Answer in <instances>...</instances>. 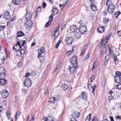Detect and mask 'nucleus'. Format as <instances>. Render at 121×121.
<instances>
[{
    "label": "nucleus",
    "instance_id": "obj_1",
    "mask_svg": "<svg viewBox=\"0 0 121 121\" xmlns=\"http://www.w3.org/2000/svg\"><path fill=\"white\" fill-rule=\"evenodd\" d=\"M109 0H108L107 2L106 5L108 6V8L107 11L108 13L111 14L113 12L114 10L115 6L112 4V3L109 1Z\"/></svg>",
    "mask_w": 121,
    "mask_h": 121
},
{
    "label": "nucleus",
    "instance_id": "obj_2",
    "mask_svg": "<svg viewBox=\"0 0 121 121\" xmlns=\"http://www.w3.org/2000/svg\"><path fill=\"white\" fill-rule=\"evenodd\" d=\"M78 68V65H69L68 69L71 73L73 74L76 72L77 69Z\"/></svg>",
    "mask_w": 121,
    "mask_h": 121
},
{
    "label": "nucleus",
    "instance_id": "obj_3",
    "mask_svg": "<svg viewBox=\"0 0 121 121\" xmlns=\"http://www.w3.org/2000/svg\"><path fill=\"white\" fill-rule=\"evenodd\" d=\"M26 49L24 47H22V49L16 51V52L17 56H21L22 54H24L25 52Z\"/></svg>",
    "mask_w": 121,
    "mask_h": 121
},
{
    "label": "nucleus",
    "instance_id": "obj_4",
    "mask_svg": "<svg viewBox=\"0 0 121 121\" xmlns=\"http://www.w3.org/2000/svg\"><path fill=\"white\" fill-rule=\"evenodd\" d=\"M77 56H74L69 60V61L71 64V65H76L78 66V64L77 62Z\"/></svg>",
    "mask_w": 121,
    "mask_h": 121
},
{
    "label": "nucleus",
    "instance_id": "obj_5",
    "mask_svg": "<svg viewBox=\"0 0 121 121\" xmlns=\"http://www.w3.org/2000/svg\"><path fill=\"white\" fill-rule=\"evenodd\" d=\"M25 86L28 87H30L32 85L31 80L30 78H26L23 83Z\"/></svg>",
    "mask_w": 121,
    "mask_h": 121
},
{
    "label": "nucleus",
    "instance_id": "obj_6",
    "mask_svg": "<svg viewBox=\"0 0 121 121\" xmlns=\"http://www.w3.org/2000/svg\"><path fill=\"white\" fill-rule=\"evenodd\" d=\"M79 32L82 33H85L87 31V28L85 26H81L78 29Z\"/></svg>",
    "mask_w": 121,
    "mask_h": 121
},
{
    "label": "nucleus",
    "instance_id": "obj_7",
    "mask_svg": "<svg viewBox=\"0 0 121 121\" xmlns=\"http://www.w3.org/2000/svg\"><path fill=\"white\" fill-rule=\"evenodd\" d=\"M1 94L3 98H6L8 97L9 94L8 91L4 89L2 91Z\"/></svg>",
    "mask_w": 121,
    "mask_h": 121
},
{
    "label": "nucleus",
    "instance_id": "obj_8",
    "mask_svg": "<svg viewBox=\"0 0 121 121\" xmlns=\"http://www.w3.org/2000/svg\"><path fill=\"white\" fill-rule=\"evenodd\" d=\"M24 26L27 28H30L33 26V22L29 20L25 23Z\"/></svg>",
    "mask_w": 121,
    "mask_h": 121
},
{
    "label": "nucleus",
    "instance_id": "obj_9",
    "mask_svg": "<svg viewBox=\"0 0 121 121\" xmlns=\"http://www.w3.org/2000/svg\"><path fill=\"white\" fill-rule=\"evenodd\" d=\"M73 38L71 37H67L65 39L66 43L68 45L71 44L73 41Z\"/></svg>",
    "mask_w": 121,
    "mask_h": 121
},
{
    "label": "nucleus",
    "instance_id": "obj_10",
    "mask_svg": "<svg viewBox=\"0 0 121 121\" xmlns=\"http://www.w3.org/2000/svg\"><path fill=\"white\" fill-rule=\"evenodd\" d=\"M24 47V46H20L18 44H15L13 48V49L14 51H17V50H19L20 49H22V47Z\"/></svg>",
    "mask_w": 121,
    "mask_h": 121
},
{
    "label": "nucleus",
    "instance_id": "obj_11",
    "mask_svg": "<svg viewBox=\"0 0 121 121\" xmlns=\"http://www.w3.org/2000/svg\"><path fill=\"white\" fill-rule=\"evenodd\" d=\"M58 29L59 28L58 26L56 29L54 30V34L52 36L54 40H55L56 39L59 35V32H57Z\"/></svg>",
    "mask_w": 121,
    "mask_h": 121
},
{
    "label": "nucleus",
    "instance_id": "obj_12",
    "mask_svg": "<svg viewBox=\"0 0 121 121\" xmlns=\"http://www.w3.org/2000/svg\"><path fill=\"white\" fill-rule=\"evenodd\" d=\"M26 13L25 15V17L27 20L31 19L32 18V16L30 13L29 12H27V8L26 9Z\"/></svg>",
    "mask_w": 121,
    "mask_h": 121
},
{
    "label": "nucleus",
    "instance_id": "obj_13",
    "mask_svg": "<svg viewBox=\"0 0 121 121\" xmlns=\"http://www.w3.org/2000/svg\"><path fill=\"white\" fill-rule=\"evenodd\" d=\"M4 18L6 19H9L10 18V16L9 13L8 11H5L4 13Z\"/></svg>",
    "mask_w": 121,
    "mask_h": 121
},
{
    "label": "nucleus",
    "instance_id": "obj_14",
    "mask_svg": "<svg viewBox=\"0 0 121 121\" xmlns=\"http://www.w3.org/2000/svg\"><path fill=\"white\" fill-rule=\"evenodd\" d=\"M70 28L72 32H74L77 30L78 27L76 25H72L70 26Z\"/></svg>",
    "mask_w": 121,
    "mask_h": 121
},
{
    "label": "nucleus",
    "instance_id": "obj_15",
    "mask_svg": "<svg viewBox=\"0 0 121 121\" xmlns=\"http://www.w3.org/2000/svg\"><path fill=\"white\" fill-rule=\"evenodd\" d=\"M91 9L93 11H95L97 10V8L95 4L93 3H91V5L90 6Z\"/></svg>",
    "mask_w": 121,
    "mask_h": 121
},
{
    "label": "nucleus",
    "instance_id": "obj_16",
    "mask_svg": "<svg viewBox=\"0 0 121 121\" xmlns=\"http://www.w3.org/2000/svg\"><path fill=\"white\" fill-rule=\"evenodd\" d=\"M114 78L115 81L117 83H119L121 82V77L118 76H114Z\"/></svg>",
    "mask_w": 121,
    "mask_h": 121
},
{
    "label": "nucleus",
    "instance_id": "obj_17",
    "mask_svg": "<svg viewBox=\"0 0 121 121\" xmlns=\"http://www.w3.org/2000/svg\"><path fill=\"white\" fill-rule=\"evenodd\" d=\"M105 30L104 27V26H100L98 27L97 30L98 32L100 33L103 32Z\"/></svg>",
    "mask_w": 121,
    "mask_h": 121
},
{
    "label": "nucleus",
    "instance_id": "obj_18",
    "mask_svg": "<svg viewBox=\"0 0 121 121\" xmlns=\"http://www.w3.org/2000/svg\"><path fill=\"white\" fill-rule=\"evenodd\" d=\"M80 114L79 113L77 112H76L73 113L72 115V116L75 119V118H77L79 116Z\"/></svg>",
    "mask_w": 121,
    "mask_h": 121
},
{
    "label": "nucleus",
    "instance_id": "obj_19",
    "mask_svg": "<svg viewBox=\"0 0 121 121\" xmlns=\"http://www.w3.org/2000/svg\"><path fill=\"white\" fill-rule=\"evenodd\" d=\"M109 58V57L108 55H107L105 56V59H104V65H106L107 64Z\"/></svg>",
    "mask_w": 121,
    "mask_h": 121
},
{
    "label": "nucleus",
    "instance_id": "obj_20",
    "mask_svg": "<svg viewBox=\"0 0 121 121\" xmlns=\"http://www.w3.org/2000/svg\"><path fill=\"white\" fill-rule=\"evenodd\" d=\"M108 48H109V54L111 55L113 54V52L112 50V45H109L108 46Z\"/></svg>",
    "mask_w": 121,
    "mask_h": 121
},
{
    "label": "nucleus",
    "instance_id": "obj_21",
    "mask_svg": "<svg viewBox=\"0 0 121 121\" xmlns=\"http://www.w3.org/2000/svg\"><path fill=\"white\" fill-rule=\"evenodd\" d=\"M87 94L86 92H82V97L84 100H86L87 99Z\"/></svg>",
    "mask_w": 121,
    "mask_h": 121
},
{
    "label": "nucleus",
    "instance_id": "obj_22",
    "mask_svg": "<svg viewBox=\"0 0 121 121\" xmlns=\"http://www.w3.org/2000/svg\"><path fill=\"white\" fill-rule=\"evenodd\" d=\"M25 43V41L22 40H20L19 41L17 42V44L21 46H24V45Z\"/></svg>",
    "mask_w": 121,
    "mask_h": 121
},
{
    "label": "nucleus",
    "instance_id": "obj_23",
    "mask_svg": "<svg viewBox=\"0 0 121 121\" xmlns=\"http://www.w3.org/2000/svg\"><path fill=\"white\" fill-rule=\"evenodd\" d=\"M52 12L54 16L57 15L58 13V10L56 8H53L52 10Z\"/></svg>",
    "mask_w": 121,
    "mask_h": 121
},
{
    "label": "nucleus",
    "instance_id": "obj_24",
    "mask_svg": "<svg viewBox=\"0 0 121 121\" xmlns=\"http://www.w3.org/2000/svg\"><path fill=\"white\" fill-rule=\"evenodd\" d=\"M7 83V81L6 79L4 78H1L0 80V83L2 85H4Z\"/></svg>",
    "mask_w": 121,
    "mask_h": 121
},
{
    "label": "nucleus",
    "instance_id": "obj_25",
    "mask_svg": "<svg viewBox=\"0 0 121 121\" xmlns=\"http://www.w3.org/2000/svg\"><path fill=\"white\" fill-rule=\"evenodd\" d=\"M20 2V0H13V3L14 5H19Z\"/></svg>",
    "mask_w": 121,
    "mask_h": 121
},
{
    "label": "nucleus",
    "instance_id": "obj_26",
    "mask_svg": "<svg viewBox=\"0 0 121 121\" xmlns=\"http://www.w3.org/2000/svg\"><path fill=\"white\" fill-rule=\"evenodd\" d=\"M1 69V70H3L4 71V69L3 68H0V69ZM0 75H1L2 76H3V78H4L5 77V73L4 72H2V71H0Z\"/></svg>",
    "mask_w": 121,
    "mask_h": 121
},
{
    "label": "nucleus",
    "instance_id": "obj_27",
    "mask_svg": "<svg viewBox=\"0 0 121 121\" xmlns=\"http://www.w3.org/2000/svg\"><path fill=\"white\" fill-rule=\"evenodd\" d=\"M25 35L23 33L22 31H19L17 33V36L18 37L22 36Z\"/></svg>",
    "mask_w": 121,
    "mask_h": 121
},
{
    "label": "nucleus",
    "instance_id": "obj_28",
    "mask_svg": "<svg viewBox=\"0 0 121 121\" xmlns=\"http://www.w3.org/2000/svg\"><path fill=\"white\" fill-rule=\"evenodd\" d=\"M69 85L66 84L64 83L62 85V88L64 90H66L68 88Z\"/></svg>",
    "mask_w": 121,
    "mask_h": 121
},
{
    "label": "nucleus",
    "instance_id": "obj_29",
    "mask_svg": "<svg viewBox=\"0 0 121 121\" xmlns=\"http://www.w3.org/2000/svg\"><path fill=\"white\" fill-rule=\"evenodd\" d=\"M81 34L82 33L80 32H77L75 33V36L77 38H80Z\"/></svg>",
    "mask_w": 121,
    "mask_h": 121
},
{
    "label": "nucleus",
    "instance_id": "obj_30",
    "mask_svg": "<svg viewBox=\"0 0 121 121\" xmlns=\"http://www.w3.org/2000/svg\"><path fill=\"white\" fill-rule=\"evenodd\" d=\"M91 116V113H90L86 117L85 119V121H90V117Z\"/></svg>",
    "mask_w": 121,
    "mask_h": 121
},
{
    "label": "nucleus",
    "instance_id": "obj_31",
    "mask_svg": "<svg viewBox=\"0 0 121 121\" xmlns=\"http://www.w3.org/2000/svg\"><path fill=\"white\" fill-rule=\"evenodd\" d=\"M108 50V48L107 47H104L102 51V54H104L105 53H106Z\"/></svg>",
    "mask_w": 121,
    "mask_h": 121
},
{
    "label": "nucleus",
    "instance_id": "obj_32",
    "mask_svg": "<svg viewBox=\"0 0 121 121\" xmlns=\"http://www.w3.org/2000/svg\"><path fill=\"white\" fill-rule=\"evenodd\" d=\"M55 99V98L54 97H52L49 99V101L51 103L52 102L53 103H54L56 102Z\"/></svg>",
    "mask_w": 121,
    "mask_h": 121
},
{
    "label": "nucleus",
    "instance_id": "obj_33",
    "mask_svg": "<svg viewBox=\"0 0 121 121\" xmlns=\"http://www.w3.org/2000/svg\"><path fill=\"white\" fill-rule=\"evenodd\" d=\"M121 14V13L119 11L116 12H115L114 13V15L115 16V17L116 18H117Z\"/></svg>",
    "mask_w": 121,
    "mask_h": 121
},
{
    "label": "nucleus",
    "instance_id": "obj_34",
    "mask_svg": "<svg viewBox=\"0 0 121 121\" xmlns=\"http://www.w3.org/2000/svg\"><path fill=\"white\" fill-rule=\"evenodd\" d=\"M116 76H118V77H121V73L119 71H117L116 72Z\"/></svg>",
    "mask_w": 121,
    "mask_h": 121
},
{
    "label": "nucleus",
    "instance_id": "obj_35",
    "mask_svg": "<svg viewBox=\"0 0 121 121\" xmlns=\"http://www.w3.org/2000/svg\"><path fill=\"white\" fill-rule=\"evenodd\" d=\"M61 42V40H59L56 44L55 45V48H57L58 47Z\"/></svg>",
    "mask_w": 121,
    "mask_h": 121
},
{
    "label": "nucleus",
    "instance_id": "obj_36",
    "mask_svg": "<svg viewBox=\"0 0 121 121\" xmlns=\"http://www.w3.org/2000/svg\"><path fill=\"white\" fill-rule=\"evenodd\" d=\"M39 51L41 52V53H44L45 52L44 48V47L41 48L40 49Z\"/></svg>",
    "mask_w": 121,
    "mask_h": 121
},
{
    "label": "nucleus",
    "instance_id": "obj_37",
    "mask_svg": "<svg viewBox=\"0 0 121 121\" xmlns=\"http://www.w3.org/2000/svg\"><path fill=\"white\" fill-rule=\"evenodd\" d=\"M74 52L73 49L72 51H67V54L68 56L70 55L71 54L73 53Z\"/></svg>",
    "mask_w": 121,
    "mask_h": 121
},
{
    "label": "nucleus",
    "instance_id": "obj_38",
    "mask_svg": "<svg viewBox=\"0 0 121 121\" xmlns=\"http://www.w3.org/2000/svg\"><path fill=\"white\" fill-rule=\"evenodd\" d=\"M111 35L112 34H110L108 36L107 35L106 36V38L107 40L106 42V43H107V40L110 38Z\"/></svg>",
    "mask_w": 121,
    "mask_h": 121
},
{
    "label": "nucleus",
    "instance_id": "obj_39",
    "mask_svg": "<svg viewBox=\"0 0 121 121\" xmlns=\"http://www.w3.org/2000/svg\"><path fill=\"white\" fill-rule=\"evenodd\" d=\"M41 6H39L38 7L36 11V13H37L38 12H40L41 10Z\"/></svg>",
    "mask_w": 121,
    "mask_h": 121
},
{
    "label": "nucleus",
    "instance_id": "obj_40",
    "mask_svg": "<svg viewBox=\"0 0 121 121\" xmlns=\"http://www.w3.org/2000/svg\"><path fill=\"white\" fill-rule=\"evenodd\" d=\"M49 21L51 22L53 20V16L52 15H50L49 17Z\"/></svg>",
    "mask_w": 121,
    "mask_h": 121
},
{
    "label": "nucleus",
    "instance_id": "obj_41",
    "mask_svg": "<svg viewBox=\"0 0 121 121\" xmlns=\"http://www.w3.org/2000/svg\"><path fill=\"white\" fill-rule=\"evenodd\" d=\"M51 22L48 21L45 25V26L46 27H48V26L50 25L51 23Z\"/></svg>",
    "mask_w": 121,
    "mask_h": 121
},
{
    "label": "nucleus",
    "instance_id": "obj_42",
    "mask_svg": "<svg viewBox=\"0 0 121 121\" xmlns=\"http://www.w3.org/2000/svg\"><path fill=\"white\" fill-rule=\"evenodd\" d=\"M4 60L3 58L2 59H0V65L3 64L4 62Z\"/></svg>",
    "mask_w": 121,
    "mask_h": 121
},
{
    "label": "nucleus",
    "instance_id": "obj_43",
    "mask_svg": "<svg viewBox=\"0 0 121 121\" xmlns=\"http://www.w3.org/2000/svg\"><path fill=\"white\" fill-rule=\"evenodd\" d=\"M2 106H5L6 105V101H4L2 102Z\"/></svg>",
    "mask_w": 121,
    "mask_h": 121
},
{
    "label": "nucleus",
    "instance_id": "obj_44",
    "mask_svg": "<svg viewBox=\"0 0 121 121\" xmlns=\"http://www.w3.org/2000/svg\"><path fill=\"white\" fill-rule=\"evenodd\" d=\"M116 87V88L117 89H118L119 90L121 89V83L117 85Z\"/></svg>",
    "mask_w": 121,
    "mask_h": 121
},
{
    "label": "nucleus",
    "instance_id": "obj_45",
    "mask_svg": "<svg viewBox=\"0 0 121 121\" xmlns=\"http://www.w3.org/2000/svg\"><path fill=\"white\" fill-rule=\"evenodd\" d=\"M95 78V75H93L91 77L90 79L91 80V82H92L94 80Z\"/></svg>",
    "mask_w": 121,
    "mask_h": 121
},
{
    "label": "nucleus",
    "instance_id": "obj_46",
    "mask_svg": "<svg viewBox=\"0 0 121 121\" xmlns=\"http://www.w3.org/2000/svg\"><path fill=\"white\" fill-rule=\"evenodd\" d=\"M31 75L32 76H34L36 75L35 72L34 71H32L30 73Z\"/></svg>",
    "mask_w": 121,
    "mask_h": 121
},
{
    "label": "nucleus",
    "instance_id": "obj_47",
    "mask_svg": "<svg viewBox=\"0 0 121 121\" xmlns=\"http://www.w3.org/2000/svg\"><path fill=\"white\" fill-rule=\"evenodd\" d=\"M5 26H0V31L3 30L5 28Z\"/></svg>",
    "mask_w": 121,
    "mask_h": 121
},
{
    "label": "nucleus",
    "instance_id": "obj_48",
    "mask_svg": "<svg viewBox=\"0 0 121 121\" xmlns=\"http://www.w3.org/2000/svg\"><path fill=\"white\" fill-rule=\"evenodd\" d=\"M54 97L55 98V99L56 101V102L57 100H59L60 99V96H56L55 97Z\"/></svg>",
    "mask_w": 121,
    "mask_h": 121
},
{
    "label": "nucleus",
    "instance_id": "obj_49",
    "mask_svg": "<svg viewBox=\"0 0 121 121\" xmlns=\"http://www.w3.org/2000/svg\"><path fill=\"white\" fill-rule=\"evenodd\" d=\"M47 121H54L53 120V118L52 117H48V119Z\"/></svg>",
    "mask_w": 121,
    "mask_h": 121
},
{
    "label": "nucleus",
    "instance_id": "obj_50",
    "mask_svg": "<svg viewBox=\"0 0 121 121\" xmlns=\"http://www.w3.org/2000/svg\"><path fill=\"white\" fill-rule=\"evenodd\" d=\"M7 112L6 113L7 114V117L9 119L11 117V116L10 115V113H7Z\"/></svg>",
    "mask_w": 121,
    "mask_h": 121
},
{
    "label": "nucleus",
    "instance_id": "obj_51",
    "mask_svg": "<svg viewBox=\"0 0 121 121\" xmlns=\"http://www.w3.org/2000/svg\"><path fill=\"white\" fill-rule=\"evenodd\" d=\"M98 119L96 117H94L91 121H98Z\"/></svg>",
    "mask_w": 121,
    "mask_h": 121
},
{
    "label": "nucleus",
    "instance_id": "obj_52",
    "mask_svg": "<svg viewBox=\"0 0 121 121\" xmlns=\"http://www.w3.org/2000/svg\"><path fill=\"white\" fill-rule=\"evenodd\" d=\"M22 91L23 93L24 94H26L27 93V91L24 89H22Z\"/></svg>",
    "mask_w": 121,
    "mask_h": 121
},
{
    "label": "nucleus",
    "instance_id": "obj_53",
    "mask_svg": "<svg viewBox=\"0 0 121 121\" xmlns=\"http://www.w3.org/2000/svg\"><path fill=\"white\" fill-rule=\"evenodd\" d=\"M48 118H47V117H43V120H44V121H47L48 120Z\"/></svg>",
    "mask_w": 121,
    "mask_h": 121
},
{
    "label": "nucleus",
    "instance_id": "obj_54",
    "mask_svg": "<svg viewBox=\"0 0 121 121\" xmlns=\"http://www.w3.org/2000/svg\"><path fill=\"white\" fill-rule=\"evenodd\" d=\"M85 50H86L85 49L84 50L82 51V52L81 54V55H84V54L85 52Z\"/></svg>",
    "mask_w": 121,
    "mask_h": 121
},
{
    "label": "nucleus",
    "instance_id": "obj_55",
    "mask_svg": "<svg viewBox=\"0 0 121 121\" xmlns=\"http://www.w3.org/2000/svg\"><path fill=\"white\" fill-rule=\"evenodd\" d=\"M88 88L90 90L92 88V86L91 84H89L88 85Z\"/></svg>",
    "mask_w": 121,
    "mask_h": 121
},
{
    "label": "nucleus",
    "instance_id": "obj_56",
    "mask_svg": "<svg viewBox=\"0 0 121 121\" xmlns=\"http://www.w3.org/2000/svg\"><path fill=\"white\" fill-rule=\"evenodd\" d=\"M114 60L115 61V63L116 64V61L117 60V61H118V60H117V56H116V57H115L114 58ZM118 63V62H117V63Z\"/></svg>",
    "mask_w": 121,
    "mask_h": 121
},
{
    "label": "nucleus",
    "instance_id": "obj_57",
    "mask_svg": "<svg viewBox=\"0 0 121 121\" xmlns=\"http://www.w3.org/2000/svg\"><path fill=\"white\" fill-rule=\"evenodd\" d=\"M43 8H45L46 6V4L44 2L42 4Z\"/></svg>",
    "mask_w": 121,
    "mask_h": 121
},
{
    "label": "nucleus",
    "instance_id": "obj_58",
    "mask_svg": "<svg viewBox=\"0 0 121 121\" xmlns=\"http://www.w3.org/2000/svg\"><path fill=\"white\" fill-rule=\"evenodd\" d=\"M117 34L120 36H121V31H118L117 33Z\"/></svg>",
    "mask_w": 121,
    "mask_h": 121
},
{
    "label": "nucleus",
    "instance_id": "obj_59",
    "mask_svg": "<svg viewBox=\"0 0 121 121\" xmlns=\"http://www.w3.org/2000/svg\"><path fill=\"white\" fill-rule=\"evenodd\" d=\"M30 73H28L26 74V77H27L29 76V75L30 74Z\"/></svg>",
    "mask_w": 121,
    "mask_h": 121
},
{
    "label": "nucleus",
    "instance_id": "obj_60",
    "mask_svg": "<svg viewBox=\"0 0 121 121\" xmlns=\"http://www.w3.org/2000/svg\"><path fill=\"white\" fill-rule=\"evenodd\" d=\"M93 65L95 66V67H96L98 65V62L95 61Z\"/></svg>",
    "mask_w": 121,
    "mask_h": 121
},
{
    "label": "nucleus",
    "instance_id": "obj_61",
    "mask_svg": "<svg viewBox=\"0 0 121 121\" xmlns=\"http://www.w3.org/2000/svg\"><path fill=\"white\" fill-rule=\"evenodd\" d=\"M16 19V17H13L12 19L10 20L11 22H12Z\"/></svg>",
    "mask_w": 121,
    "mask_h": 121
},
{
    "label": "nucleus",
    "instance_id": "obj_62",
    "mask_svg": "<svg viewBox=\"0 0 121 121\" xmlns=\"http://www.w3.org/2000/svg\"><path fill=\"white\" fill-rule=\"evenodd\" d=\"M115 118L117 119H121V117L120 116H117Z\"/></svg>",
    "mask_w": 121,
    "mask_h": 121
},
{
    "label": "nucleus",
    "instance_id": "obj_63",
    "mask_svg": "<svg viewBox=\"0 0 121 121\" xmlns=\"http://www.w3.org/2000/svg\"><path fill=\"white\" fill-rule=\"evenodd\" d=\"M111 121H114L113 117H110Z\"/></svg>",
    "mask_w": 121,
    "mask_h": 121
},
{
    "label": "nucleus",
    "instance_id": "obj_64",
    "mask_svg": "<svg viewBox=\"0 0 121 121\" xmlns=\"http://www.w3.org/2000/svg\"><path fill=\"white\" fill-rule=\"evenodd\" d=\"M113 97L112 96H110L108 97V99L110 100H112L113 99Z\"/></svg>",
    "mask_w": 121,
    "mask_h": 121
}]
</instances>
